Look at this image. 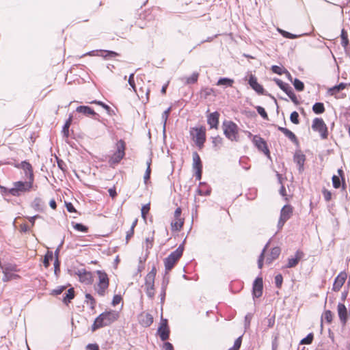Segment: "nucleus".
I'll return each mask as SVG.
<instances>
[{
  "mask_svg": "<svg viewBox=\"0 0 350 350\" xmlns=\"http://www.w3.org/2000/svg\"><path fill=\"white\" fill-rule=\"evenodd\" d=\"M119 317V313L115 310L105 311L100 314L94 320L92 325V331L96 330L106 326H109L115 322Z\"/></svg>",
  "mask_w": 350,
  "mask_h": 350,
  "instance_id": "obj_1",
  "label": "nucleus"
},
{
  "mask_svg": "<svg viewBox=\"0 0 350 350\" xmlns=\"http://www.w3.org/2000/svg\"><path fill=\"white\" fill-rule=\"evenodd\" d=\"M20 167L24 171L25 180L21 181L23 184L25 186L24 187V189L26 192H29L33 187V181H34V176L33 172V168L31 165L27 161H22L20 163Z\"/></svg>",
  "mask_w": 350,
  "mask_h": 350,
  "instance_id": "obj_2",
  "label": "nucleus"
},
{
  "mask_svg": "<svg viewBox=\"0 0 350 350\" xmlns=\"http://www.w3.org/2000/svg\"><path fill=\"white\" fill-rule=\"evenodd\" d=\"M185 239L183 243L180 244L178 248L172 252L167 258L164 259V265L165 269L167 271H170L174 266V265L177 262V261L182 256L183 251H184V243Z\"/></svg>",
  "mask_w": 350,
  "mask_h": 350,
  "instance_id": "obj_3",
  "label": "nucleus"
},
{
  "mask_svg": "<svg viewBox=\"0 0 350 350\" xmlns=\"http://www.w3.org/2000/svg\"><path fill=\"white\" fill-rule=\"evenodd\" d=\"M12 185L13 187L10 189L0 185V192L2 196H7L10 195L14 197H19L26 193V191L24 189L25 185L21 180L14 182Z\"/></svg>",
  "mask_w": 350,
  "mask_h": 350,
  "instance_id": "obj_4",
  "label": "nucleus"
},
{
  "mask_svg": "<svg viewBox=\"0 0 350 350\" xmlns=\"http://www.w3.org/2000/svg\"><path fill=\"white\" fill-rule=\"evenodd\" d=\"M126 144L123 139H120L116 143V150L110 157L109 163L110 166H114L119 163L125 156Z\"/></svg>",
  "mask_w": 350,
  "mask_h": 350,
  "instance_id": "obj_5",
  "label": "nucleus"
},
{
  "mask_svg": "<svg viewBox=\"0 0 350 350\" xmlns=\"http://www.w3.org/2000/svg\"><path fill=\"white\" fill-rule=\"evenodd\" d=\"M222 126L224 133L229 140L232 142L238 141V126L234 122L232 121H224Z\"/></svg>",
  "mask_w": 350,
  "mask_h": 350,
  "instance_id": "obj_6",
  "label": "nucleus"
},
{
  "mask_svg": "<svg viewBox=\"0 0 350 350\" xmlns=\"http://www.w3.org/2000/svg\"><path fill=\"white\" fill-rule=\"evenodd\" d=\"M157 274L156 267L154 266L145 278L146 292L148 297L152 299L154 296V279Z\"/></svg>",
  "mask_w": 350,
  "mask_h": 350,
  "instance_id": "obj_7",
  "label": "nucleus"
},
{
  "mask_svg": "<svg viewBox=\"0 0 350 350\" xmlns=\"http://www.w3.org/2000/svg\"><path fill=\"white\" fill-rule=\"evenodd\" d=\"M96 273L98 276V283L96 288L98 294L100 296L105 295L106 290L109 287V278L107 274L101 270H97Z\"/></svg>",
  "mask_w": 350,
  "mask_h": 350,
  "instance_id": "obj_8",
  "label": "nucleus"
},
{
  "mask_svg": "<svg viewBox=\"0 0 350 350\" xmlns=\"http://www.w3.org/2000/svg\"><path fill=\"white\" fill-rule=\"evenodd\" d=\"M193 139L195 141L197 146L201 149L206 141V129L204 127L193 128L190 131Z\"/></svg>",
  "mask_w": 350,
  "mask_h": 350,
  "instance_id": "obj_9",
  "label": "nucleus"
},
{
  "mask_svg": "<svg viewBox=\"0 0 350 350\" xmlns=\"http://www.w3.org/2000/svg\"><path fill=\"white\" fill-rule=\"evenodd\" d=\"M312 129L314 131L319 132L322 139L327 138V127L322 118H315L312 122Z\"/></svg>",
  "mask_w": 350,
  "mask_h": 350,
  "instance_id": "obj_10",
  "label": "nucleus"
},
{
  "mask_svg": "<svg viewBox=\"0 0 350 350\" xmlns=\"http://www.w3.org/2000/svg\"><path fill=\"white\" fill-rule=\"evenodd\" d=\"M293 207L286 204L284 205L280 211V216L278 223V230H281L284 226V224L293 215Z\"/></svg>",
  "mask_w": 350,
  "mask_h": 350,
  "instance_id": "obj_11",
  "label": "nucleus"
},
{
  "mask_svg": "<svg viewBox=\"0 0 350 350\" xmlns=\"http://www.w3.org/2000/svg\"><path fill=\"white\" fill-rule=\"evenodd\" d=\"M252 142L255 146L269 158L271 159L270 152L265 140L258 135H254Z\"/></svg>",
  "mask_w": 350,
  "mask_h": 350,
  "instance_id": "obj_12",
  "label": "nucleus"
},
{
  "mask_svg": "<svg viewBox=\"0 0 350 350\" xmlns=\"http://www.w3.org/2000/svg\"><path fill=\"white\" fill-rule=\"evenodd\" d=\"M182 210L180 207L177 208L174 211V221L171 223L172 230L175 231H180L183 228L184 219L181 218Z\"/></svg>",
  "mask_w": 350,
  "mask_h": 350,
  "instance_id": "obj_13",
  "label": "nucleus"
},
{
  "mask_svg": "<svg viewBox=\"0 0 350 350\" xmlns=\"http://www.w3.org/2000/svg\"><path fill=\"white\" fill-rule=\"evenodd\" d=\"M75 273L79 276L81 282L86 284H92L93 280L91 272L86 271L85 269H79Z\"/></svg>",
  "mask_w": 350,
  "mask_h": 350,
  "instance_id": "obj_14",
  "label": "nucleus"
},
{
  "mask_svg": "<svg viewBox=\"0 0 350 350\" xmlns=\"http://www.w3.org/2000/svg\"><path fill=\"white\" fill-rule=\"evenodd\" d=\"M304 257V253L301 251L298 250L295 254L294 257H291L288 258V262L286 265L285 266L286 268H293L295 267L300 260H301Z\"/></svg>",
  "mask_w": 350,
  "mask_h": 350,
  "instance_id": "obj_15",
  "label": "nucleus"
},
{
  "mask_svg": "<svg viewBox=\"0 0 350 350\" xmlns=\"http://www.w3.org/2000/svg\"><path fill=\"white\" fill-rule=\"evenodd\" d=\"M248 83L250 84V87L258 94L269 95L268 94L265 92L263 87L258 83L257 79L254 75H250Z\"/></svg>",
  "mask_w": 350,
  "mask_h": 350,
  "instance_id": "obj_16",
  "label": "nucleus"
},
{
  "mask_svg": "<svg viewBox=\"0 0 350 350\" xmlns=\"http://www.w3.org/2000/svg\"><path fill=\"white\" fill-rule=\"evenodd\" d=\"M263 282L262 278H257L253 283L252 294L254 297H260L262 295Z\"/></svg>",
  "mask_w": 350,
  "mask_h": 350,
  "instance_id": "obj_17",
  "label": "nucleus"
},
{
  "mask_svg": "<svg viewBox=\"0 0 350 350\" xmlns=\"http://www.w3.org/2000/svg\"><path fill=\"white\" fill-rule=\"evenodd\" d=\"M294 162L298 165L299 172H302L304 169V163L306 161V156L301 150H297L293 157Z\"/></svg>",
  "mask_w": 350,
  "mask_h": 350,
  "instance_id": "obj_18",
  "label": "nucleus"
},
{
  "mask_svg": "<svg viewBox=\"0 0 350 350\" xmlns=\"http://www.w3.org/2000/svg\"><path fill=\"white\" fill-rule=\"evenodd\" d=\"M338 315L341 323L345 325L348 321V312L345 304L339 303L337 306Z\"/></svg>",
  "mask_w": 350,
  "mask_h": 350,
  "instance_id": "obj_19",
  "label": "nucleus"
},
{
  "mask_svg": "<svg viewBox=\"0 0 350 350\" xmlns=\"http://www.w3.org/2000/svg\"><path fill=\"white\" fill-rule=\"evenodd\" d=\"M347 279V273L345 272H340L335 278L333 284V291H338L343 286Z\"/></svg>",
  "mask_w": 350,
  "mask_h": 350,
  "instance_id": "obj_20",
  "label": "nucleus"
},
{
  "mask_svg": "<svg viewBox=\"0 0 350 350\" xmlns=\"http://www.w3.org/2000/svg\"><path fill=\"white\" fill-rule=\"evenodd\" d=\"M76 111L78 113H83L85 116L92 115L94 116L95 120H98L99 118V115L96 113L93 109H92L89 106L81 105L77 107Z\"/></svg>",
  "mask_w": 350,
  "mask_h": 350,
  "instance_id": "obj_21",
  "label": "nucleus"
},
{
  "mask_svg": "<svg viewBox=\"0 0 350 350\" xmlns=\"http://www.w3.org/2000/svg\"><path fill=\"white\" fill-rule=\"evenodd\" d=\"M219 113L217 111L211 113L207 116V123L211 129H217L219 124Z\"/></svg>",
  "mask_w": 350,
  "mask_h": 350,
  "instance_id": "obj_22",
  "label": "nucleus"
},
{
  "mask_svg": "<svg viewBox=\"0 0 350 350\" xmlns=\"http://www.w3.org/2000/svg\"><path fill=\"white\" fill-rule=\"evenodd\" d=\"M158 333L161 340L165 341L169 338L170 329L166 320L165 321V323H162V325L159 327Z\"/></svg>",
  "mask_w": 350,
  "mask_h": 350,
  "instance_id": "obj_23",
  "label": "nucleus"
},
{
  "mask_svg": "<svg viewBox=\"0 0 350 350\" xmlns=\"http://www.w3.org/2000/svg\"><path fill=\"white\" fill-rule=\"evenodd\" d=\"M31 206L36 211L42 212L44 210L45 204L44 201L40 198L36 197L31 202Z\"/></svg>",
  "mask_w": 350,
  "mask_h": 350,
  "instance_id": "obj_24",
  "label": "nucleus"
},
{
  "mask_svg": "<svg viewBox=\"0 0 350 350\" xmlns=\"http://www.w3.org/2000/svg\"><path fill=\"white\" fill-rule=\"evenodd\" d=\"M278 129L281 131L284 135L288 137L292 142L294 144H298V139L296 137V135L289 129L282 127V126H278Z\"/></svg>",
  "mask_w": 350,
  "mask_h": 350,
  "instance_id": "obj_25",
  "label": "nucleus"
},
{
  "mask_svg": "<svg viewBox=\"0 0 350 350\" xmlns=\"http://www.w3.org/2000/svg\"><path fill=\"white\" fill-rule=\"evenodd\" d=\"M193 169L194 170H202V163L201 159L197 152H193Z\"/></svg>",
  "mask_w": 350,
  "mask_h": 350,
  "instance_id": "obj_26",
  "label": "nucleus"
},
{
  "mask_svg": "<svg viewBox=\"0 0 350 350\" xmlns=\"http://www.w3.org/2000/svg\"><path fill=\"white\" fill-rule=\"evenodd\" d=\"M197 192L200 196H209L211 192V187L206 183H200Z\"/></svg>",
  "mask_w": 350,
  "mask_h": 350,
  "instance_id": "obj_27",
  "label": "nucleus"
},
{
  "mask_svg": "<svg viewBox=\"0 0 350 350\" xmlns=\"http://www.w3.org/2000/svg\"><path fill=\"white\" fill-rule=\"evenodd\" d=\"M273 81L286 94H288L289 92L293 90L292 88L288 83L283 82L281 79L275 78Z\"/></svg>",
  "mask_w": 350,
  "mask_h": 350,
  "instance_id": "obj_28",
  "label": "nucleus"
},
{
  "mask_svg": "<svg viewBox=\"0 0 350 350\" xmlns=\"http://www.w3.org/2000/svg\"><path fill=\"white\" fill-rule=\"evenodd\" d=\"M99 52L101 54H96V55H100L103 57L105 59H109L113 58L117 56H119V54L115 51H108V50H100Z\"/></svg>",
  "mask_w": 350,
  "mask_h": 350,
  "instance_id": "obj_29",
  "label": "nucleus"
},
{
  "mask_svg": "<svg viewBox=\"0 0 350 350\" xmlns=\"http://www.w3.org/2000/svg\"><path fill=\"white\" fill-rule=\"evenodd\" d=\"M75 297V291L73 288H69L67 292L65 293V295L63 297V302L66 304H68L70 302V301Z\"/></svg>",
  "mask_w": 350,
  "mask_h": 350,
  "instance_id": "obj_30",
  "label": "nucleus"
},
{
  "mask_svg": "<svg viewBox=\"0 0 350 350\" xmlns=\"http://www.w3.org/2000/svg\"><path fill=\"white\" fill-rule=\"evenodd\" d=\"M171 110H172V107H170L166 110H165L161 115V119H162V122H163V131L164 134L165 133L166 123H167L169 115L171 112Z\"/></svg>",
  "mask_w": 350,
  "mask_h": 350,
  "instance_id": "obj_31",
  "label": "nucleus"
},
{
  "mask_svg": "<svg viewBox=\"0 0 350 350\" xmlns=\"http://www.w3.org/2000/svg\"><path fill=\"white\" fill-rule=\"evenodd\" d=\"M3 273V276L2 278V280L4 282H9L12 280H16V279L20 278L19 275L13 273L12 272H8V273L6 272V273Z\"/></svg>",
  "mask_w": 350,
  "mask_h": 350,
  "instance_id": "obj_32",
  "label": "nucleus"
},
{
  "mask_svg": "<svg viewBox=\"0 0 350 350\" xmlns=\"http://www.w3.org/2000/svg\"><path fill=\"white\" fill-rule=\"evenodd\" d=\"M234 83V80L232 79L223 77L220 78L217 83V85H225L226 87H232Z\"/></svg>",
  "mask_w": 350,
  "mask_h": 350,
  "instance_id": "obj_33",
  "label": "nucleus"
},
{
  "mask_svg": "<svg viewBox=\"0 0 350 350\" xmlns=\"http://www.w3.org/2000/svg\"><path fill=\"white\" fill-rule=\"evenodd\" d=\"M312 111L316 114H321L325 111V107L323 103H315L312 106Z\"/></svg>",
  "mask_w": 350,
  "mask_h": 350,
  "instance_id": "obj_34",
  "label": "nucleus"
},
{
  "mask_svg": "<svg viewBox=\"0 0 350 350\" xmlns=\"http://www.w3.org/2000/svg\"><path fill=\"white\" fill-rule=\"evenodd\" d=\"M346 84L344 83H340V84L335 85L331 88L329 90V92L331 95H336L340 91L344 90L345 88Z\"/></svg>",
  "mask_w": 350,
  "mask_h": 350,
  "instance_id": "obj_35",
  "label": "nucleus"
},
{
  "mask_svg": "<svg viewBox=\"0 0 350 350\" xmlns=\"http://www.w3.org/2000/svg\"><path fill=\"white\" fill-rule=\"evenodd\" d=\"M341 45L346 49L347 46L349 45V39H348V33L346 30L344 29L341 31Z\"/></svg>",
  "mask_w": 350,
  "mask_h": 350,
  "instance_id": "obj_36",
  "label": "nucleus"
},
{
  "mask_svg": "<svg viewBox=\"0 0 350 350\" xmlns=\"http://www.w3.org/2000/svg\"><path fill=\"white\" fill-rule=\"evenodd\" d=\"M333 319V313L331 310H325L321 316V322L325 321L327 323H331Z\"/></svg>",
  "mask_w": 350,
  "mask_h": 350,
  "instance_id": "obj_37",
  "label": "nucleus"
},
{
  "mask_svg": "<svg viewBox=\"0 0 350 350\" xmlns=\"http://www.w3.org/2000/svg\"><path fill=\"white\" fill-rule=\"evenodd\" d=\"M72 122V117L70 116L69 118L65 122L63 128H62V133L64 137H68L69 135V128Z\"/></svg>",
  "mask_w": 350,
  "mask_h": 350,
  "instance_id": "obj_38",
  "label": "nucleus"
},
{
  "mask_svg": "<svg viewBox=\"0 0 350 350\" xmlns=\"http://www.w3.org/2000/svg\"><path fill=\"white\" fill-rule=\"evenodd\" d=\"M85 302L87 304L90 305L92 310L94 309L96 306V300L90 293L85 294Z\"/></svg>",
  "mask_w": 350,
  "mask_h": 350,
  "instance_id": "obj_39",
  "label": "nucleus"
},
{
  "mask_svg": "<svg viewBox=\"0 0 350 350\" xmlns=\"http://www.w3.org/2000/svg\"><path fill=\"white\" fill-rule=\"evenodd\" d=\"M198 77H199L198 72H193L191 76L185 78L186 79L185 83L186 84H193V83H196L198 81Z\"/></svg>",
  "mask_w": 350,
  "mask_h": 350,
  "instance_id": "obj_40",
  "label": "nucleus"
},
{
  "mask_svg": "<svg viewBox=\"0 0 350 350\" xmlns=\"http://www.w3.org/2000/svg\"><path fill=\"white\" fill-rule=\"evenodd\" d=\"M53 252L48 251L44 256V261H43V264L45 267L47 268L49 267L50 261L53 259Z\"/></svg>",
  "mask_w": 350,
  "mask_h": 350,
  "instance_id": "obj_41",
  "label": "nucleus"
},
{
  "mask_svg": "<svg viewBox=\"0 0 350 350\" xmlns=\"http://www.w3.org/2000/svg\"><path fill=\"white\" fill-rule=\"evenodd\" d=\"M293 84L295 90L299 92H301L304 90L305 86L304 83L297 78L294 79Z\"/></svg>",
  "mask_w": 350,
  "mask_h": 350,
  "instance_id": "obj_42",
  "label": "nucleus"
},
{
  "mask_svg": "<svg viewBox=\"0 0 350 350\" xmlns=\"http://www.w3.org/2000/svg\"><path fill=\"white\" fill-rule=\"evenodd\" d=\"M269 242H268L266 245L265 246V247L263 248L260 255L258 257V267L259 269H262V266H263V260H264V254H265V252L268 247V245H269Z\"/></svg>",
  "mask_w": 350,
  "mask_h": 350,
  "instance_id": "obj_43",
  "label": "nucleus"
},
{
  "mask_svg": "<svg viewBox=\"0 0 350 350\" xmlns=\"http://www.w3.org/2000/svg\"><path fill=\"white\" fill-rule=\"evenodd\" d=\"M332 185L334 188L338 189L340 187H342L341 178H340L339 176H338L336 175H334L332 176Z\"/></svg>",
  "mask_w": 350,
  "mask_h": 350,
  "instance_id": "obj_44",
  "label": "nucleus"
},
{
  "mask_svg": "<svg viewBox=\"0 0 350 350\" xmlns=\"http://www.w3.org/2000/svg\"><path fill=\"white\" fill-rule=\"evenodd\" d=\"M17 266L13 264H8L3 268V273H8V272H16L18 271Z\"/></svg>",
  "mask_w": 350,
  "mask_h": 350,
  "instance_id": "obj_45",
  "label": "nucleus"
},
{
  "mask_svg": "<svg viewBox=\"0 0 350 350\" xmlns=\"http://www.w3.org/2000/svg\"><path fill=\"white\" fill-rule=\"evenodd\" d=\"M169 271H165V274L163 278L162 283H161V288H166L170 282V275Z\"/></svg>",
  "mask_w": 350,
  "mask_h": 350,
  "instance_id": "obj_46",
  "label": "nucleus"
},
{
  "mask_svg": "<svg viewBox=\"0 0 350 350\" xmlns=\"http://www.w3.org/2000/svg\"><path fill=\"white\" fill-rule=\"evenodd\" d=\"M280 252H281L280 248L279 247H275L272 248L269 255L271 257H272V259L275 260L280 256Z\"/></svg>",
  "mask_w": 350,
  "mask_h": 350,
  "instance_id": "obj_47",
  "label": "nucleus"
},
{
  "mask_svg": "<svg viewBox=\"0 0 350 350\" xmlns=\"http://www.w3.org/2000/svg\"><path fill=\"white\" fill-rule=\"evenodd\" d=\"M256 109L257 112L261 116L264 120H268L269 117L265 109L261 106H256Z\"/></svg>",
  "mask_w": 350,
  "mask_h": 350,
  "instance_id": "obj_48",
  "label": "nucleus"
},
{
  "mask_svg": "<svg viewBox=\"0 0 350 350\" xmlns=\"http://www.w3.org/2000/svg\"><path fill=\"white\" fill-rule=\"evenodd\" d=\"M73 227L76 230L83 232H87L88 230V228L87 226H85L83 224H80V223L75 224L73 225Z\"/></svg>",
  "mask_w": 350,
  "mask_h": 350,
  "instance_id": "obj_49",
  "label": "nucleus"
},
{
  "mask_svg": "<svg viewBox=\"0 0 350 350\" xmlns=\"http://www.w3.org/2000/svg\"><path fill=\"white\" fill-rule=\"evenodd\" d=\"M314 339V335L312 333H310L306 337L301 340V344L310 345Z\"/></svg>",
  "mask_w": 350,
  "mask_h": 350,
  "instance_id": "obj_50",
  "label": "nucleus"
},
{
  "mask_svg": "<svg viewBox=\"0 0 350 350\" xmlns=\"http://www.w3.org/2000/svg\"><path fill=\"white\" fill-rule=\"evenodd\" d=\"M90 103H94V104H97V105L101 106L102 107H103L107 111V112L109 114H110V112L111 111V107L109 105H107L105 103H104L103 102L95 100H93V101L90 102Z\"/></svg>",
  "mask_w": 350,
  "mask_h": 350,
  "instance_id": "obj_51",
  "label": "nucleus"
},
{
  "mask_svg": "<svg viewBox=\"0 0 350 350\" xmlns=\"http://www.w3.org/2000/svg\"><path fill=\"white\" fill-rule=\"evenodd\" d=\"M242 342V336H239L237 338L234 343L232 347L230 348L228 350H239Z\"/></svg>",
  "mask_w": 350,
  "mask_h": 350,
  "instance_id": "obj_52",
  "label": "nucleus"
},
{
  "mask_svg": "<svg viewBox=\"0 0 350 350\" xmlns=\"http://www.w3.org/2000/svg\"><path fill=\"white\" fill-rule=\"evenodd\" d=\"M290 120L293 124H298L299 123L298 113L297 111H293L291 113Z\"/></svg>",
  "mask_w": 350,
  "mask_h": 350,
  "instance_id": "obj_53",
  "label": "nucleus"
},
{
  "mask_svg": "<svg viewBox=\"0 0 350 350\" xmlns=\"http://www.w3.org/2000/svg\"><path fill=\"white\" fill-rule=\"evenodd\" d=\"M222 142H223V139L219 135H217L215 137H213L212 143L215 147L219 148L221 146V145L222 144Z\"/></svg>",
  "mask_w": 350,
  "mask_h": 350,
  "instance_id": "obj_54",
  "label": "nucleus"
},
{
  "mask_svg": "<svg viewBox=\"0 0 350 350\" xmlns=\"http://www.w3.org/2000/svg\"><path fill=\"white\" fill-rule=\"evenodd\" d=\"M283 282V277L282 274H278L275 277V284L277 288H280Z\"/></svg>",
  "mask_w": 350,
  "mask_h": 350,
  "instance_id": "obj_55",
  "label": "nucleus"
},
{
  "mask_svg": "<svg viewBox=\"0 0 350 350\" xmlns=\"http://www.w3.org/2000/svg\"><path fill=\"white\" fill-rule=\"evenodd\" d=\"M153 322V318L151 314H146L145 316V319L143 320V323L146 326H150Z\"/></svg>",
  "mask_w": 350,
  "mask_h": 350,
  "instance_id": "obj_56",
  "label": "nucleus"
},
{
  "mask_svg": "<svg viewBox=\"0 0 350 350\" xmlns=\"http://www.w3.org/2000/svg\"><path fill=\"white\" fill-rule=\"evenodd\" d=\"M134 76H135V73H131L129 77L128 82H129V84L130 85V86L133 90V91L135 92H136V87H135V80H134Z\"/></svg>",
  "mask_w": 350,
  "mask_h": 350,
  "instance_id": "obj_57",
  "label": "nucleus"
},
{
  "mask_svg": "<svg viewBox=\"0 0 350 350\" xmlns=\"http://www.w3.org/2000/svg\"><path fill=\"white\" fill-rule=\"evenodd\" d=\"M252 319V314L251 313H248L245 317L244 325L245 329H248L250 325V322Z\"/></svg>",
  "mask_w": 350,
  "mask_h": 350,
  "instance_id": "obj_58",
  "label": "nucleus"
},
{
  "mask_svg": "<svg viewBox=\"0 0 350 350\" xmlns=\"http://www.w3.org/2000/svg\"><path fill=\"white\" fill-rule=\"evenodd\" d=\"M322 193L323 195V197H324V199L326 202H329L331 200V198H332V193L328 191L327 189H323L322 190Z\"/></svg>",
  "mask_w": 350,
  "mask_h": 350,
  "instance_id": "obj_59",
  "label": "nucleus"
},
{
  "mask_svg": "<svg viewBox=\"0 0 350 350\" xmlns=\"http://www.w3.org/2000/svg\"><path fill=\"white\" fill-rule=\"evenodd\" d=\"M282 35L286 38H289V39H295V38H297L298 37H299L300 36H298V35H296V34H293L290 32H288V31H282Z\"/></svg>",
  "mask_w": 350,
  "mask_h": 350,
  "instance_id": "obj_60",
  "label": "nucleus"
},
{
  "mask_svg": "<svg viewBox=\"0 0 350 350\" xmlns=\"http://www.w3.org/2000/svg\"><path fill=\"white\" fill-rule=\"evenodd\" d=\"M66 289V286H60L53 290L51 294L53 295H58L62 293V292Z\"/></svg>",
  "mask_w": 350,
  "mask_h": 350,
  "instance_id": "obj_61",
  "label": "nucleus"
},
{
  "mask_svg": "<svg viewBox=\"0 0 350 350\" xmlns=\"http://www.w3.org/2000/svg\"><path fill=\"white\" fill-rule=\"evenodd\" d=\"M287 95L291 98L293 103H295V105H298L299 103L296 95L295 94L293 90L290 92L289 94Z\"/></svg>",
  "mask_w": 350,
  "mask_h": 350,
  "instance_id": "obj_62",
  "label": "nucleus"
},
{
  "mask_svg": "<svg viewBox=\"0 0 350 350\" xmlns=\"http://www.w3.org/2000/svg\"><path fill=\"white\" fill-rule=\"evenodd\" d=\"M150 211V204H146V205H144L142 208V210H141V212H142V216L145 218L146 217V214H148V213Z\"/></svg>",
  "mask_w": 350,
  "mask_h": 350,
  "instance_id": "obj_63",
  "label": "nucleus"
},
{
  "mask_svg": "<svg viewBox=\"0 0 350 350\" xmlns=\"http://www.w3.org/2000/svg\"><path fill=\"white\" fill-rule=\"evenodd\" d=\"M271 70L273 72L278 74V75H282L284 71L282 70V68L278 66L274 65L271 67Z\"/></svg>",
  "mask_w": 350,
  "mask_h": 350,
  "instance_id": "obj_64",
  "label": "nucleus"
}]
</instances>
